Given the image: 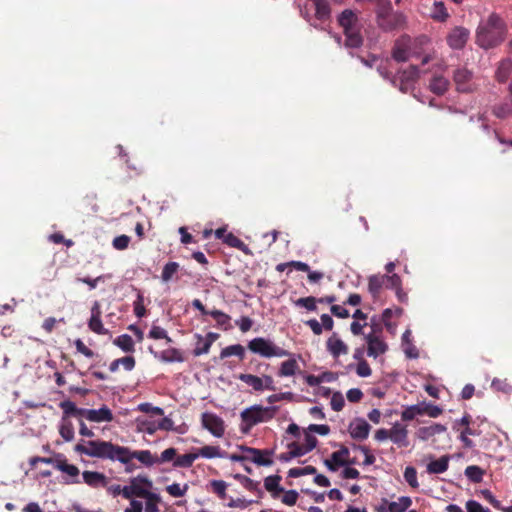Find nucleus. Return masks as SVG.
<instances>
[{
    "instance_id": "nucleus-1",
    "label": "nucleus",
    "mask_w": 512,
    "mask_h": 512,
    "mask_svg": "<svg viewBox=\"0 0 512 512\" xmlns=\"http://www.w3.org/2000/svg\"><path fill=\"white\" fill-rule=\"evenodd\" d=\"M74 451L80 455H86L101 460L119 461L126 465V472L133 470V468L129 466L133 459H137L146 466L157 464L158 461V457L152 455L149 450L131 451L128 447L100 439L81 440L75 445Z\"/></svg>"
},
{
    "instance_id": "nucleus-2",
    "label": "nucleus",
    "mask_w": 512,
    "mask_h": 512,
    "mask_svg": "<svg viewBox=\"0 0 512 512\" xmlns=\"http://www.w3.org/2000/svg\"><path fill=\"white\" fill-rule=\"evenodd\" d=\"M507 33L506 22L499 14L493 12L480 21L476 29L475 42L482 49H492L504 42Z\"/></svg>"
},
{
    "instance_id": "nucleus-3",
    "label": "nucleus",
    "mask_w": 512,
    "mask_h": 512,
    "mask_svg": "<svg viewBox=\"0 0 512 512\" xmlns=\"http://www.w3.org/2000/svg\"><path fill=\"white\" fill-rule=\"evenodd\" d=\"M338 23L343 28L345 46L358 48L363 43V38L358 28V17L351 9H345L338 17Z\"/></svg>"
},
{
    "instance_id": "nucleus-4",
    "label": "nucleus",
    "mask_w": 512,
    "mask_h": 512,
    "mask_svg": "<svg viewBox=\"0 0 512 512\" xmlns=\"http://www.w3.org/2000/svg\"><path fill=\"white\" fill-rule=\"evenodd\" d=\"M248 349L261 357L273 358V357H287L290 356V352L279 347L274 341L264 337H256L248 342Z\"/></svg>"
},
{
    "instance_id": "nucleus-5",
    "label": "nucleus",
    "mask_w": 512,
    "mask_h": 512,
    "mask_svg": "<svg viewBox=\"0 0 512 512\" xmlns=\"http://www.w3.org/2000/svg\"><path fill=\"white\" fill-rule=\"evenodd\" d=\"M277 410L278 408L275 406L263 407L260 405L245 409L241 413V419L247 426L243 431L247 432L254 425L271 420L276 415Z\"/></svg>"
},
{
    "instance_id": "nucleus-6",
    "label": "nucleus",
    "mask_w": 512,
    "mask_h": 512,
    "mask_svg": "<svg viewBox=\"0 0 512 512\" xmlns=\"http://www.w3.org/2000/svg\"><path fill=\"white\" fill-rule=\"evenodd\" d=\"M453 81L458 92H474L478 85L475 82L473 72L465 67H460L453 72Z\"/></svg>"
},
{
    "instance_id": "nucleus-7",
    "label": "nucleus",
    "mask_w": 512,
    "mask_h": 512,
    "mask_svg": "<svg viewBox=\"0 0 512 512\" xmlns=\"http://www.w3.org/2000/svg\"><path fill=\"white\" fill-rule=\"evenodd\" d=\"M132 493L135 497L145 498L147 500H159V497L149 491L152 488V481L145 476L138 475L130 480Z\"/></svg>"
},
{
    "instance_id": "nucleus-8",
    "label": "nucleus",
    "mask_w": 512,
    "mask_h": 512,
    "mask_svg": "<svg viewBox=\"0 0 512 512\" xmlns=\"http://www.w3.org/2000/svg\"><path fill=\"white\" fill-rule=\"evenodd\" d=\"M470 36V31L462 26H456L446 36L447 44L455 50L463 49Z\"/></svg>"
},
{
    "instance_id": "nucleus-9",
    "label": "nucleus",
    "mask_w": 512,
    "mask_h": 512,
    "mask_svg": "<svg viewBox=\"0 0 512 512\" xmlns=\"http://www.w3.org/2000/svg\"><path fill=\"white\" fill-rule=\"evenodd\" d=\"M55 469L61 471L66 474L67 478L65 479V483L67 484H80V470L74 464H69L67 459L62 455L58 454V462L56 464Z\"/></svg>"
},
{
    "instance_id": "nucleus-10",
    "label": "nucleus",
    "mask_w": 512,
    "mask_h": 512,
    "mask_svg": "<svg viewBox=\"0 0 512 512\" xmlns=\"http://www.w3.org/2000/svg\"><path fill=\"white\" fill-rule=\"evenodd\" d=\"M202 425L215 437H222L225 432L224 421L214 413L205 412L201 417Z\"/></svg>"
},
{
    "instance_id": "nucleus-11",
    "label": "nucleus",
    "mask_w": 512,
    "mask_h": 512,
    "mask_svg": "<svg viewBox=\"0 0 512 512\" xmlns=\"http://www.w3.org/2000/svg\"><path fill=\"white\" fill-rule=\"evenodd\" d=\"M348 456H349V449L346 446L341 445V448L338 451L333 452L331 455V458L326 459L324 461V464L330 471H336L338 469V467H340V466L355 463L354 460L348 461L346 459Z\"/></svg>"
},
{
    "instance_id": "nucleus-12",
    "label": "nucleus",
    "mask_w": 512,
    "mask_h": 512,
    "mask_svg": "<svg viewBox=\"0 0 512 512\" xmlns=\"http://www.w3.org/2000/svg\"><path fill=\"white\" fill-rule=\"evenodd\" d=\"M423 7L428 10V15L435 21L445 22L450 16L442 1L427 0Z\"/></svg>"
},
{
    "instance_id": "nucleus-13",
    "label": "nucleus",
    "mask_w": 512,
    "mask_h": 512,
    "mask_svg": "<svg viewBox=\"0 0 512 512\" xmlns=\"http://www.w3.org/2000/svg\"><path fill=\"white\" fill-rule=\"evenodd\" d=\"M405 17L402 13L392 12L377 17V23L385 31H390L400 27L404 23Z\"/></svg>"
},
{
    "instance_id": "nucleus-14",
    "label": "nucleus",
    "mask_w": 512,
    "mask_h": 512,
    "mask_svg": "<svg viewBox=\"0 0 512 512\" xmlns=\"http://www.w3.org/2000/svg\"><path fill=\"white\" fill-rule=\"evenodd\" d=\"M239 449L245 453H251V461L259 466H270L273 464L270 458L272 451L270 450H260L247 446H240Z\"/></svg>"
},
{
    "instance_id": "nucleus-15",
    "label": "nucleus",
    "mask_w": 512,
    "mask_h": 512,
    "mask_svg": "<svg viewBox=\"0 0 512 512\" xmlns=\"http://www.w3.org/2000/svg\"><path fill=\"white\" fill-rule=\"evenodd\" d=\"M410 38L401 37L398 39L392 50V57L397 62H405L410 57Z\"/></svg>"
},
{
    "instance_id": "nucleus-16",
    "label": "nucleus",
    "mask_w": 512,
    "mask_h": 512,
    "mask_svg": "<svg viewBox=\"0 0 512 512\" xmlns=\"http://www.w3.org/2000/svg\"><path fill=\"white\" fill-rule=\"evenodd\" d=\"M390 440L398 447H407L409 445L407 426L396 422L390 429Z\"/></svg>"
},
{
    "instance_id": "nucleus-17",
    "label": "nucleus",
    "mask_w": 512,
    "mask_h": 512,
    "mask_svg": "<svg viewBox=\"0 0 512 512\" xmlns=\"http://www.w3.org/2000/svg\"><path fill=\"white\" fill-rule=\"evenodd\" d=\"M88 327L91 331L99 335H104L108 332L103 326L101 320V308L98 302H94L91 308V317L88 322Z\"/></svg>"
},
{
    "instance_id": "nucleus-18",
    "label": "nucleus",
    "mask_w": 512,
    "mask_h": 512,
    "mask_svg": "<svg viewBox=\"0 0 512 512\" xmlns=\"http://www.w3.org/2000/svg\"><path fill=\"white\" fill-rule=\"evenodd\" d=\"M366 342H367V354L370 357H378L379 355H382L387 350V344L381 340L378 336L374 334H368L366 336Z\"/></svg>"
},
{
    "instance_id": "nucleus-19",
    "label": "nucleus",
    "mask_w": 512,
    "mask_h": 512,
    "mask_svg": "<svg viewBox=\"0 0 512 512\" xmlns=\"http://www.w3.org/2000/svg\"><path fill=\"white\" fill-rule=\"evenodd\" d=\"M92 488L107 487L108 478L105 474L97 471H84L82 473V481Z\"/></svg>"
},
{
    "instance_id": "nucleus-20",
    "label": "nucleus",
    "mask_w": 512,
    "mask_h": 512,
    "mask_svg": "<svg viewBox=\"0 0 512 512\" xmlns=\"http://www.w3.org/2000/svg\"><path fill=\"white\" fill-rule=\"evenodd\" d=\"M371 426L362 418L356 419L354 423L349 426V433L353 439L365 440L369 436Z\"/></svg>"
},
{
    "instance_id": "nucleus-21",
    "label": "nucleus",
    "mask_w": 512,
    "mask_h": 512,
    "mask_svg": "<svg viewBox=\"0 0 512 512\" xmlns=\"http://www.w3.org/2000/svg\"><path fill=\"white\" fill-rule=\"evenodd\" d=\"M418 77L419 70L416 66H410L408 69L402 71L399 76V89L402 92H407L413 83L418 79Z\"/></svg>"
},
{
    "instance_id": "nucleus-22",
    "label": "nucleus",
    "mask_w": 512,
    "mask_h": 512,
    "mask_svg": "<svg viewBox=\"0 0 512 512\" xmlns=\"http://www.w3.org/2000/svg\"><path fill=\"white\" fill-rule=\"evenodd\" d=\"M326 344L327 350L334 358H338L340 355L348 353V346L339 339L335 333L327 340Z\"/></svg>"
},
{
    "instance_id": "nucleus-23",
    "label": "nucleus",
    "mask_w": 512,
    "mask_h": 512,
    "mask_svg": "<svg viewBox=\"0 0 512 512\" xmlns=\"http://www.w3.org/2000/svg\"><path fill=\"white\" fill-rule=\"evenodd\" d=\"M446 431V427L439 423H433L430 426L420 427L416 435L419 439L427 441L437 434H441Z\"/></svg>"
},
{
    "instance_id": "nucleus-24",
    "label": "nucleus",
    "mask_w": 512,
    "mask_h": 512,
    "mask_svg": "<svg viewBox=\"0 0 512 512\" xmlns=\"http://www.w3.org/2000/svg\"><path fill=\"white\" fill-rule=\"evenodd\" d=\"M311 6L315 11L314 16L317 20L325 22L330 18L331 9L327 0H317L311 3Z\"/></svg>"
},
{
    "instance_id": "nucleus-25",
    "label": "nucleus",
    "mask_w": 512,
    "mask_h": 512,
    "mask_svg": "<svg viewBox=\"0 0 512 512\" xmlns=\"http://www.w3.org/2000/svg\"><path fill=\"white\" fill-rule=\"evenodd\" d=\"M281 476L279 475H271L265 478L264 487L265 489L271 493V496L274 499L280 497V495L284 492V489L280 486Z\"/></svg>"
},
{
    "instance_id": "nucleus-26",
    "label": "nucleus",
    "mask_w": 512,
    "mask_h": 512,
    "mask_svg": "<svg viewBox=\"0 0 512 512\" xmlns=\"http://www.w3.org/2000/svg\"><path fill=\"white\" fill-rule=\"evenodd\" d=\"M88 420L96 423L111 422L113 420V413L106 405H103L99 409H90Z\"/></svg>"
},
{
    "instance_id": "nucleus-27",
    "label": "nucleus",
    "mask_w": 512,
    "mask_h": 512,
    "mask_svg": "<svg viewBox=\"0 0 512 512\" xmlns=\"http://www.w3.org/2000/svg\"><path fill=\"white\" fill-rule=\"evenodd\" d=\"M385 275H373L368 280V291L374 299L378 298L382 288L385 286Z\"/></svg>"
},
{
    "instance_id": "nucleus-28",
    "label": "nucleus",
    "mask_w": 512,
    "mask_h": 512,
    "mask_svg": "<svg viewBox=\"0 0 512 512\" xmlns=\"http://www.w3.org/2000/svg\"><path fill=\"white\" fill-rule=\"evenodd\" d=\"M449 460H450L449 456L448 455H444V456L440 457L437 460L431 461L427 465V472L429 474H441V473H444L445 471H447V469L449 467Z\"/></svg>"
},
{
    "instance_id": "nucleus-29",
    "label": "nucleus",
    "mask_w": 512,
    "mask_h": 512,
    "mask_svg": "<svg viewBox=\"0 0 512 512\" xmlns=\"http://www.w3.org/2000/svg\"><path fill=\"white\" fill-rule=\"evenodd\" d=\"M196 454H199V457L203 458H225L227 456V453L225 451H222L219 446H211L206 445L201 448H199L196 451Z\"/></svg>"
},
{
    "instance_id": "nucleus-30",
    "label": "nucleus",
    "mask_w": 512,
    "mask_h": 512,
    "mask_svg": "<svg viewBox=\"0 0 512 512\" xmlns=\"http://www.w3.org/2000/svg\"><path fill=\"white\" fill-rule=\"evenodd\" d=\"M299 370V365L295 358L288 359L283 361L280 365V368L277 372L279 377H290L294 376Z\"/></svg>"
},
{
    "instance_id": "nucleus-31",
    "label": "nucleus",
    "mask_w": 512,
    "mask_h": 512,
    "mask_svg": "<svg viewBox=\"0 0 512 512\" xmlns=\"http://www.w3.org/2000/svg\"><path fill=\"white\" fill-rule=\"evenodd\" d=\"M450 85L448 79L443 76H435L432 78L429 84L430 90L436 95H443Z\"/></svg>"
},
{
    "instance_id": "nucleus-32",
    "label": "nucleus",
    "mask_w": 512,
    "mask_h": 512,
    "mask_svg": "<svg viewBox=\"0 0 512 512\" xmlns=\"http://www.w3.org/2000/svg\"><path fill=\"white\" fill-rule=\"evenodd\" d=\"M384 503L388 505L389 512H405L412 505V500L408 496H402L398 501L388 502L384 500Z\"/></svg>"
},
{
    "instance_id": "nucleus-33",
    "label": "nucleus",
    "mask_w": 512,
    "mask_h": 512,
    "mask_svg": "<svg viewBox=\"0 0 512 512\" xmlns=\"http://www.w3.org/2000/svg\"><path fill=\"white\" fill-rule=\"evenodd\" d=\"M223 243H225L229 247L240 250L246 255H252V252L249 249V247L240 238H238L231 232H229L228 235H226V239H224Z\"/></svg>"
},
{
    "instance_id": "nucleus-34",
    "label": "nucleus",
    "mask_w": 512,
    "mask_h": 512,
    "mask_svg": "<svg viewBox=\"0 0 512 512\" xmlns=\"http://www.w3.org/2000/svg\"><path fill=\"white\" fill-rule=\"evenodd\" d=\"M113 344L126 353L135 351V344L132 337L128 334H122L113 340Z\"/></svg>"
},
{
    "instance_id": "nucleus-35",
    "label": "nucleus",
    "mask_w": 512,
    "mask_h": 512,
    "mask_svg": "<svg viewBox=\"0 0 512 512\" xmlns=\"http://www.w3.org/2000/svg\"><path fill=\"white\" fill-rule=\"evenodd\" d=\"M512 72V60L509 58L503 59L496 70V78L499 82H505Z\"/></svg>"
},
{
    "instance_id": "nucleus-36",
    "label": "nucleus",
    "mask_w": 512,
    "mask_h": 512,
    "mask_svg": "<svg viewBox=\"0 0 512 512\" xmlns=\"http://www.w3.org/2000/svg\"><path fill=\"white\" fill-rule=\"evenodd\" d=\"M198 457L199 454H196V452L186 453L179 456L177 455L175 461L173 462V466L180 468H190Z\"/></svg>"
},
{
    "instance_id": "nucleus-37",
    "label": "nucleus",
    "mask_w": 512,
    "mask_h": 512,
    "mask_svg": "<svg viewBox=\"0 0 512 512\" xmlns=\"http://www.w3.org/2000/svg\"><path fill=\"white\" fill-rule=\"evenodd\" d=\"M238 379L248 386L252 387L255 391H263L264 385H262V381L260 380V377L252 374H240L238 376Z\"/></svg>"
},
{
    "instance_id": "nucleus-38",
    "label": "nucleus",
    "mask_w": 512,
    "mask_h": 512,
    "mask_svg": "<svg viewBox=\"0 0 512 512\" xmlns=\"http://www.w3.org/2000/svg\"><path fill=\"white\" fill-rule=\"evenodd\" d=\"M232 355H235V356L239 357L240 360H243V358L245 356L244 347L241 344H234V345L225 347L224 349H222V351L220 353V357L222 359L226 358V357H230Z\"/></svg>"
},
{
    "instance_id": "nucleus-39",
    "label": "nucleus",
    "mask_w": 512,
    "mask_h": 512,
    "mask_svg": "<svg viewBox=\"0 0 512 512\" xmlns=\"http://www.w3.org/2000/svg\"><path fill=\"white\" fill-rule=\"evenodd\" d=\"M180 268L179 263L177 262H168L164 265L161 273V279L163 282H169L173 279L174 275L178 272Z\"/></svg>"
},
{
    "instance_id": "nucleus-40",
    "label": "nucleus",
    "mask_w": 512,
    "mask_h": 512,
    "mask_svg": "<svg viewBox=\"0 0 512 512\" xmlns=\"http://www.w3.org/2000/svg\"><path fill=\"white\" fill-rule=\"evenodd\" d=\"M210 490L216 494L221 500L226 499L227 497V487L228 484L223 480H211L209 482Z\"/></svg>"
},
{
    "instance_id": "nucleus-41",
    "label": "nucleus",
    "mask_w": 512,
    "mask_h": 512,
    "mask_svg": "<svg viewBox=\"0 0 512 512\" xmlns=\"http://www.w3.org/2000/svg\"><path fill=\"white\" fill-rule=\"evenodd\" d=\"M466 477L473 483H480L483 479L484 470L479 466L470 465L465 469Z\"/></svg>"
},
{
    "instance_id": "nucleus-42",
    "label": "nucleus",
    "mask_w": 512,
    "mask_h": 512,
    "mask_svg": "<svg viewBox=\"0 0 512 512\" xmlns=\"http://www.w3.org/2000/svg\"><path fill=\"white\" fill-rule=\"evenodd\" d=\"M161 359L165 362H183L185 360L182 352L176 348L162 351Z\"/></svg>"
},
{
    "instance_id": "nucleus-43",
    "label": "nucleus",
    "mask_w": 512,
    "mask_h": 512,
    "mask_svg": "<svg viewBox=\"0 0 512 512\" xmlns=\"http://www.w3.org/2000/svg\"><path fill=\"white\" fill-rule=\"evenodd\" d=\"M317 473V469L314 466L295 467L288 471V477L297 478L304 475H314Z\"/></svg>"
},
{
    "instance_id": "nucleus-44",
    "label": "nucleus",
    "mask_w": 512,
    "mask_h": 512,
    "mask_svg": "<svg viewBox=\"0 0 512 512\" xmlns=\"http://www.w3.org/2000/svg\"><path fill=\"white\" fill-rule=\"evenodd\" d=\"M209 315L215 319L218 326L224 327L225 329H227V327L229 326L231 318L228 314L220 310L214 309L210 310Z\"/></svg>"
},
{
    "instance_id": "nucleus-45",
    "label": "nucleus",
    "mask_w": 512,
    "mask_h": 512,
    "mask_svg": "<svg viewBox=\"0 0 512 512\" xmlns=\"http://www.w3.org/2000/svg\"><path fill=\"white\" fill-rule=\"evenodd\" d=\"M59 433L65 441H67V442L72 441L74 438L73 424L70 421H65L63 419V422L59 428Z\"/></svg>"
},
{
    "instance_id": "nucleus-46",
    "label": "nucleus",
    "mask_w": 512,
    "mask_h": 512,
    "mask_svg": "<svg viewBox=\"0 0 512 512\" xmlns=\"http://www.w3.org/2000/svg\"><path fill=\"white\" fill-rule=\"evenodd\" d=\"M404 479L409 484L410 487L414 489L419 487V482L417 480V471L414 467L408 466L405 468Z\"/></svg>"
},
{
    "instance_id": "nucleus-47",
    "label": "nucleus",
    "mask_w": 512,
    "mask_h": 512,
    "mask_svg": "<svg viewBox=\"0 0 512 512\" xmlns=\"http://www.w3.org/2000/svg\"><path fill=\"white\" fill-rule=\"evenodd\" d=\"M417 415H422L421 411V405H412L407 407L402 413H401V419L403 421H411L413 420Z\"/></svg>"
},
{
    "instance_id": "nucleus-48",
    "label": "nucleus",
    "mask_w": 512,
    "mask_h": 512,
    "mask_svg": "<svg viewBox=\"0 0 512 512\" xmlns=\"http://www.w3.org/2000/svg\"><path fill=\"white\" fill-rule=\"evenodd\" d=\"M375 11L377 17L394 12L390 0H377Z\"/></svg>"
},
{
    "instance_id": "nucleus-49",
    "label": "nucleus",
    "mask_w": 512,
    "mask_h": 512,
    "mask_svg": "<svg viewBox=\"0 0 512 512\" xmlns=\"http://www.w3.org/2000/svg\"><path fill=\"white\" fill-rule=\"evenodd\" d=\"M188 484H184L183 487L180 486L178 483H173L171 485H168L166 487V491L171 495L172 497H182L186 494L188 490Z\"/></svg>"
},
{
    "instance_id": "nucleus-50",
    "label": "nucleus",
    "mask_w": 512,
    "mask_h": 512,
    "mask_svg": "<svg viewBox=\"0 0 512 512\" xmlns=\"http://www.w3.org/2000/svg\"><path fill=\"white\" fill-rule=\"evenodd\" d=\"M317 299L313 296L303 297L299 298L295 304L299 307H304L309 311H316L317 306Z\"/></svg>"
},
{
    "instance_id": "nucleus-51",
    "label": "nucleus",
    "mask_w": 512,
    "mask_h": 512,
    "mask_svg": "<svg viewBox=\"0 0 512 512\" xmlns=\"http://www.w3.org/2000/svg\"><path fill=\"white\" fill-rule=\"evenodd\" d=\"M57 462H58V454L55 457L34 456V457H31L29 460V464L31 467H35L38 463H45V464H51L55 468Z\"/></svg>"
},
{
    "instance_id": "nucleus-52",
    "label": "nucleus",
    "mask_w": 512,
    "mask_h": 512,
    "mask_svg": "<svg viewBox=\"0 0 512 512\" xmlns=\"http://www.w3.org/2000/svg\"><path fill=\"white\" fill-rule=\"evenodd\" d=\"M177 457V449L170 447L165 449L160 457H158L157 464H162L170 461H175V458Z\"/></svg>"
},
{
    "instance_id": "nucleus-53",
    "label": "nucleus",
    "mask_w": 512,
    "mask_h": 512,
    "mask_svg": "<svg viewBox=\"0 0 512 512\" xmlns=\"http://www.w3.org/2000/svg\"><path fill=\"white\" fill-rule=\"evenodd\" d=\"M281 498V502L287 506H293L296 504L299 494L296 490L284 491Z\"/></svg>"
},
{
    "instance_id": "nucleus-54",
    "label": "nucleus",
    "mask_w": 512,
    "mask_h": 512,
    "mask_svg": "<svg viewBox=\"0 0 512 512\" xmlns=\"http://www.w3.org/2000/svg\"><path fill=\"white\" fill-rule=\"evenodd\" d=\"M421 411L422 415H428L432 418H436L442 414V409L439 406L433 404L421 405Z\"/></svg>"
},
{
    "instance_id": "nucleus-55",
    "label": "nucleus",
    "mask_w": 512,
    "mask_h": 512,
    "mask_svg": "<svg viewBox=\"0 0 512 512\" xmlns=\"http://www.w3.org/2000/svg\"><path fill=\"white\" fill-rule=\"evenodd\" d=\"M198 343L195 349L193 350V354L195 356H200L203 354H207L211 348L209 342L204 341V338L201 335H198Z\"/></svg>"
},
{
    "instance_id": "nucleus-56",
    "label": "nucleus",
    "mask_w": 512,
    "mask_h": 512,
    "mask_svg": "<svg viewBox=\"0 0 512 512\" xmlns=\"http://www.w3.org/2000/svg\"><path fill=\"white\" fill-rule=\"evenodd\" d=\"M290 457H301L310 452L304 445L293 442L289 445Z\"/></svg>"
},
{
    "instance_id": "nucleus-57",
    "label": "nucleus",
    "mask_w": 512,
    "mask_h": 512,
    "mask_svg": "<svg viewBox=\"0 0 512 512\" xmlns=\"http://www.w3.org/2000/svg\"><path fill=\"white\" fill-rule=\"evenodd\" d=\"M330 404H331V408L334 411H336V412L341 411L345 404L343 395L340 392H335L332 395Z\"/></svg>"
},
{
    "instance_id": "nucleus-58",
    "label": "nucleus",
    "mask_w": 512,
    "mask_h": 512,
    "mask_svg": "<svg viewBox=\"0 0 512 512\" xmlns=\"http://www.w3.org/2000/svg\"><path fill=\"white\" fill-rule=\"evenodd\" d=\"M130 243V237L127 235H120L113 239L112 245L117 250H125Z\"/></svg>"
},
{
    "instance_id": "nucleus-59",
    "label": "nucleus",
    "mask_w": 512,
    "mask_h": 512,
    "mask_svg": "<svg viewBox=\"0 0 512 512\" xmlns=\"http://www.w3.org/2000/svg\"><path fill=\"white\" fill-rule=\"evenodd\" d=\"M385 287L393 290H397L401 287V278L397 274L385 275Z\"/></svg>"
},
{
    "instance_id": "nucleus-60",
    "label": "nucleus",
    "mask_w": 512,
    "mask_h": 512,
    "mask_svg": "<svg viewBox=\"0 0 512 512\" xmlns=\"http://www.w3.org/2000/svg\"><path fill=\"white\" fill-rule=\"evenodd\" d=\"M492 388L497 391H502L505 394L512 393V385L506 382V380L495 379L492 381Z\"/></svg>"
},
{
    "instance_id": "nucleus-61",
    "label": "nucleus",
    "mask_w": 512,
    "mask_h": 512,
    "mask_svg": "<svg viewBox=\"0 0 512 512\" xmlns=\"http://www.w3.org/2000/svg\"><path fill=\"white\" fill-rule=\"evenodd\" d=\"M134 313L138 318H142L146 315L144 298L141 294L138 295L136 301L134 302Z\"/></svg>"
},
{
    "instance_id": "nucleus-62",
    "label": "nucleus",
    "mask_w": 512,
    "mask_h": 512,
    "mask_svg": "<svg viewBox=\"0 0 512 512\" xmlns=\"http://www.w3.org/2000/svg\"><path fill=\"white\" fill-rule=\"evenodd\" d=\"M74 345L76 347L77 352L83 354L84 356L88 358H92L95 356V353L90 348H88L81 339H76L74 341Z\"/></svg>"
},
{
    "instance_id": "nucleus-63",
    "label": "nucleus",
    "mask_w": 512,
    "mask_h": 512,
    "mask_svg": "<svg viewBox=\"0 0 512 512\" xmlns=\"http://www.w3.org/2000/svg\"><path fill=\"white\" fill-rule=\"evenodd\" d=\"M356 373L360 377H369L371 375L372 370L366 360H361L358 362Z\"/></svg>"
},
{
    "instance_id": "nucleus-64",
    "label": "nucleus",
    "mask_w": 512,
    "mask_h": 512,
    "mask_svg": "<svg viewBox=\"0 0 512 512\" xmlns=\"http://www.w3.org/2000/svg\"><path fill=\"white\" fill-rule=\"evenodd\" d=\"M467 512H491L488 508L483 507L479 502L475 500H469L466 502Z\"/></svg>"
}]
</instances>
